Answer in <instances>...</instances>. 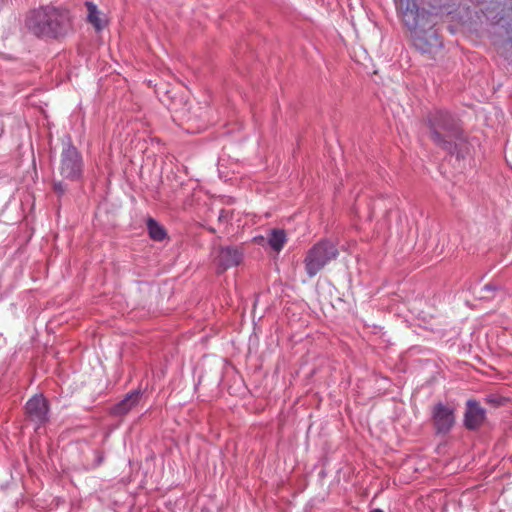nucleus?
I'll list each match as a JSON object with an SVG mask.
<instances>
[{
    "mask_svg": "<svg viewBox=\"0 0 512 512\" xmlns=\"http://www.w3.org/2000/svg\"><path fill=\"white\" fill-rule=\"evenodd\" d=\"M405 26L410 30L413 45L422 53H430L433 48L442 46L435 29L437 16L420 9L413 0H395Z\"/></svg>",
    "mask_w": 512,
    "mask_h": 512,
    "instance_id": "1",
    "label": "nucleus"
},
{
    "mask_svg": "<svg viewBox=\"0 0 512 512\" xmlns=\"http://www.w3.org/2000/svg\"><path fill=\"white\" fill-rule=\"evenodd\" d=\"M429 137L443 151L464 158L469 152L467 137L460 125L459 119L446 110L430 112L426 119Z\"/></svg>",
    "mask_w": 512,
    "mask_h": 512,
    "instance_id": "2",
    "label": "nucleus"
},
{
    "mask_svg": "<svg viewBox=\"0 0 512 512\" xmlns=\"http://www.w3.org/2000/svg\"><path fill=\"white\" fill-rule=\"evenodd\" d=\"M25 27L38 38L58 39L71 31L72 24L68 10L46 5L27 13Z\"/></svg>",
    "mask_w": 512,
    "mask_h": 512,
    "instance_id": "3",
    "label": "nucleus"
},
{
    "mask_svg": "<svg viewBox=\"0 0 512 512\" xmlns=\"http://www.w3.org/2000/svg\"><path fill=\"white\" fill-rule=\"evenodd\" d=\"M339 256L336 243L322 239L315 243L306 253L304 266L310 278L316 276L326 265Z\"/></svg>",
    "mask_w": 512,
    "mask_h": 512,
    "instance_id": "4",
    "label": "nucleus"
},
{
    "mask_svg": "<svg viewBox=\"0 0 512 512\" xmlns=\"http://www.w3.org/2000/svg\"><path fill=\"white\" fill-rule=\"evenodd\" d=\"M83 158L78 149L72 144L71 138L63 140V148L60 155L59 173L70 181H78L83 175Z\"/></svg>",
    "mask_w": 512,
    "mask_h": 512,
    "instance_id": "5",
    "label": "nucleus"
},
{
    "mask_svg": "<svg viewBox=\"0 0 512 512\" xmlns=\"http://www.w3.org/2000/svg\"><path fill=\"white\" fill-rule=\"evenodd\" d=\"M431 421L437 435H447L455 425V409L442 402L436 403L431 410Z\"/></svg>",
    "mask_w": 512,
    "mask_h": 512,
    "instance_id": "6",
    "label": "nucleus"
},
{
    "mask_svg": "<svg viewBox=\"0 0 512 512\" xmlns=\"http://www.w3.org/2000/svg\"><path fill=\"white\" fill-rule=\"evenodd\" d=\"M48 412V402L43 395H34L26 403V419L35 424L36 428H39L48 421Z\"/></svg>",
    "mask_w": 512,
    "mask_h": 512,
    "instance_id": "7",
    "label": "nucleus"
},
{
    "mask_svg": "<svg viewBox=\"0 0 512 512\" xmlns=\"http://www.w3.org/2000/svg\"><path fill=\"white\" fill-rule=\"evenodd\" d=\"M487 421L486 410L476 399H468L465 403L463 425L467 430L476 431Z\"/></svg>",
    "mask_w": 512,
    "mask_h": 512,
    "instance_id": "8",
    "label": "nucleus"
},
{
    "mask_svg": "<svg viewBox=\"0 0 512 512\" xmlns=\"http://www.w3.org/2000/svg\"><path fill=\"white\" fill-rule=\"evenodd\" d=\"M243 250L238 246H224L217 251L215 263L218 272H224L229 268L238 266L243 260Z\"/></svg>",
    "mask_w": 512,
    "mask_h": 512,
    "instance_id": "9",
    "label": "nucleus"
},
{
    "mask_svg": "<svg viewBox=\"0 0 512 512\" xmlns=\"http://www.w3.org/2000/svg\"><path fill=\"white\" fill-rule=\"evenodd\" d=\"M140 397V390L130 391L120 402L113 406L112 413L116 416L126 415L138 404Z\"/></svg>",
    "mask_w": 512,
    "mask_h": 512,
    "instance_id": "10",
    "label": "nucleus"
},
{
    "mask_svg": "<svg viewBox=\"0 0 512 512\" xmlns=\"http://www.w3.org/2000/svg\"><path fill=\"white\" fill-rule=\"evenodd\" d=\"M287 241L286 232L283 229H272L268 236V244L276 251L280 252Z\"/></svg>",
    "mask_w": 512,
    "mask_h": 512,
    "instance_id": "11",
    "label": "nucleus"
},
{
    "mask_svg": "<svg viewBox=\"0 0 512 512\" xmlns=\"http://www.w3.org/2000/svg\"><path fill=\"white\" fill-rule=\"evenodd\" d=\"M147 228L150 237L155 241H162L167 236L164 227L153 218L147 220Z\"/></svg>",
    "mask_w": 512,
    "mask_h": 512,
    "instance_id": "12",
    "label": "nucleus"
},
{
    "mask_svg": "<svg viewBox=\"0 0 512 512\" xmlns=\"http://www.w3.org/2000/svg\"><path fill=\"white\" fill-rule=\"evenodd\" d=\"M88 10V21L97 29L100 30L103 27V22L99 17V11L95 4L92 2H86Z\"/></svg>",
    "mask_w": 512,
    "mask_h": 512,
    "instance_id": "13",
    "label": "nucleus"
},
{
    "mask_svg": "<svg viewBox=\"0 0 512 512\" xmlns=\"http://www.w3.org/2000/svg\"><path fill=\"white\" fill-rule=\"evenodd\" d=\"M484 401H485V403L496 408V407L503 406L507 402V399L505 397H502L497 394H490L484 398Z\"/></svg>",
    "mask_w": 512,
    "mask_h": 512,
    "instance_id": "14",
    "label": "nucleus"
},
{
    "mask_svg": "<svg viewBox=\"0 0 512 512\" xmlns=\"http://www.w3.org/2000/svg\"><path fill=\"white\" fill-rule=\"evenodd\" d=\"M497 290V286L493 283H488L484 285L480 292L479 297L480 299L490 300L493 298V293Z\"/></svg>",
    "mask_w": 512,
    "mask_h": 512,
    "instance_id": "15",
    "label": "nucleus"
},
{
    "mask_svg": "<svg viewBox=\"0 0 512 512\" xmlns=\"http://www.w3.org/2000/svg\"><path fill=\"white\" fill-rule=\"evenodd\" d=\"M53 190L57 194V196L60 198L67 191V186H66V184H64L61 181H54L53 182Z\"/></svg>",
    "mask_w": 512,
    "mask_h": 512,
    "instance_id": "16",
    "label": "nucleus"
},
{
    "mask_svg": "<svg viewBox=\"0 0 512 512\" xmlns=\"http://www.w3.org/2000/svg\"><path fill=\"white\" fill-rule=\"evenodd\" d=\"M370 512H383V511L381 509H374V510H372Z\"/></svg>",
    "mask_w": 512,
    "mask_h": 512,
    "instance_id": "17",
    "label": "nucleus"
}]
</instances>
